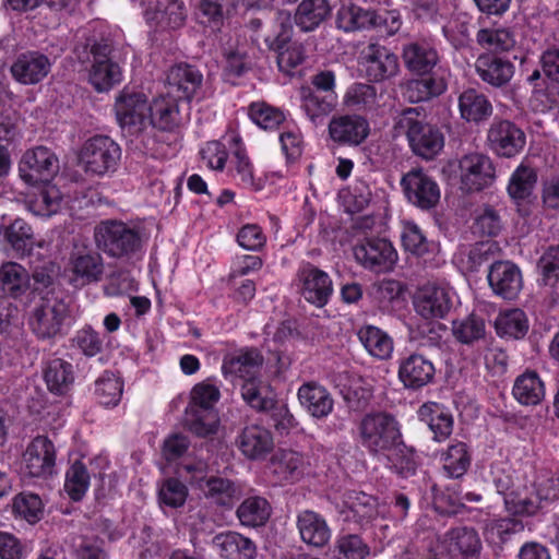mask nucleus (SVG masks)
I'll use <instances>...</instances> for the list:
<instances>
[{"label": "nucleus", "mask_w": 559, "mask_h": 559, "mask_svg": "<svg viewBox=\"0 0 559 559\" xmlns=\"http://www.w3.org/2000/svg\"><path fill=\"white\" fill-rule=\"evenodd\" d=\"M91 67L88 69V83L95 91L103 93L110 91L121 83L123 72L121 66L111 57V47L107 44H96L91 49Z\"/></svg>", "instance_id": "6e6552de"}, {"label": "nucleus", "mask_w": 559, "mask_h": 559, "mask_svg": "<svg viewBox=\"0 0 559 559\" xmlns=\"http://www.w3.org/2000/svg\"><path fill=\"white\" fill-rule=\"evenodd\" d=\"M358 430L361 445L374 456H385L401 438L396 419L381 412L367 414L361 419Z\"/></svg>", "instance_id": "39448f33"}, {"label": "nucleus", "mask_w": 559, "mask_h": 559, "mask_svg": "<svg viewBox=\"0 0 559 559\" xmlns=\"http://www.w3.org/2000/svg\"><path fill=\"white\" fill-rule=\"evenodd\" d=\"M44 380L51 393L66 394L74 382L72 364L61 358L49 360L44 368Z\"/></svg>", "instance_id": "a19ab883"}, {"label": "nucleus", "mask_w": 559, "mask_h": 559, "mask_svg": "<svg viewBox=\"0 0 559 559\" xmlns=\"http://www.w3.org/2000/svg\"><path fill=\"white\" fill-rule=\"evenodd\" d=\"M487 280L493 294L504 299H514L523 287L520 267L510 261H497L491 264Z\"/></svg>", "instance_id": "393cba45"}, {"label": "nucleus", "mask_w": 559, "mask_h": 559, "mask_svg": "<svg viewBox=\"0 0 559 559\" xmlns=\"http://www.w3.org/2000/svg\"><path fill=\"white\" fill-rule=\"evenodd\" d=\"M300 538L309 546L321 548L331 539V530L325 519L311 510H304L297 515Z\"/></svg>", "instance_id": "473e14b6"}, {"label": "nucleus", "mask_w": 559, "mask_h": 559, "mask_svg": "<svg viewBox=\"0 0 559 559\" xmlns=\"http://www.w3.org/2000/svg\"><path fill=\"white\" fill-rule=\"evenodd\" d=\"M147 128L153 127L163 131H173L185 122L180 112L179 99L164 92L148 103Z\"/></svg>", "instance_id": "a878e982"}, {"label": "nucleus", "mask_w": 559, "mask_h": 559, "mask_svg": "<svg viewBox=\"0 0 559 559\" xmlns=\"http://www.w3.org/2000/svg\"><path fill=\"white\" fill-rule=\"evenodd\" d=\"M239 0H201L197 20L211 32H217L224 25L227 7H236Z\"/></svg>", "instance_id": "603ef678"}, {"label": "nucleus", "mask_w": 559, "mask_h": 559, "mask_svg": "<svg viewBox=\"0 0 559 559\" xmlns=\"http://www.w3.org/2000/svg\"><path fill=\"white\" fill-rule=\"evenodd\" d=\"M51 62L41 53H23L11 66L13 78L25 85L37 84L50 72Z\"/></svg>", "instance_id": "7c9ffc66"}, {"label": "nucleus", "mask_w": 559, "mask_h": 559, "mask_svg": "<svg viewBox=\"0 0 559 559\" xmlns=\"http://www.w3.org/2000/svg\"><path fill=\"white\" fill-rule=\"evenodd\" d=\"M13 512L29 524H35L43 518L44 504L38 495L21 492L13 499Z\"/></svg>", "instance_id": "e2e57ef3"}, {"label": "nucleus", "mask_w": 559, "mask_h": 559, "mask_svg": "<svg viewBox=\"0 0 559 559\" xmlns=\"http://www.w3.org/2000/svg\"><path fill=\"white\" fill-rule=\"evenodd\" d=\"M497 334L503 338L521 340L530 329V321L521 309H508L501 311L495 320Z\"/></svg>", "instance_id": "a18cd8bd"}, {"label": "nucleus", "mask_w": 559, "mask_h": 559, "mask_svg": "<svg viewBox=\"0 0 559 559\" xmlns=\"http://www.w3.org/2000/svg\"><path fill=\"white\" fill-rule=\"evenodd\" d=\"M407 200L423 210L436 206L440 200L437 181L421 169H412L401 180Z\"/></svg>", "instance_id": "f3484780"}, {"label": "nucleus", "mask_w": 559, "mask_h": 559, "mask_svg": "<svg viewBox=\"0 0 559 559\" xmlns=\"http://www.w3.org/2000/svg\"><path fill=\"white\" fill-rule=\"evenodd\" d=\"M402 57L406 68L418 74L428 73L439 61L436 48L425 40L405 45Z\"/></svg>", "instance_id": "f704fd0d"}, {"label": "nucleus", "mask_w": 559, "mask_h": 559, "mask_svg": "<svg viewBox=\"0 0 559 559\" xmlns=\"http://www.w3.org/2000/svg\"><path fill=\"white\" fill-rule=\"evenodd\" d=\"M370 555V547L356 534L338 536L334 543L335 559H365Z\"/></svg>", "instance_id": "052dcab7"}, {"label": "nucleus", "mask_w": 559, "mask_h": 559, "mask_svg": "<svg viewBox=\"0 0 559 559\" xmlns=\"http://www.w3.org/2000/svg\"><path fill=\"white\" fill-rule=\"evenodd\" d=\"M236 445L250 461L264 460L274 449V439L270 429L259 424L243 427L236 438Z\"/></svg>", "instance_id": "5701e85b"}, {"label": "nucleus", "mask_w": 559, "mask_h": 559, "mask_svg": "<svg viewBox=\"0 0 559 559\" xmlns=\"http://www.w3.org/2000/svg\"><path fill=\"white\" fill-rule=\"evenodd\" d=\"M368 121L358 115L333 117L329 123L331 139L340 144L359 145L369 134Z\"/></svg>", "instance_id": "cd10ccee"}, {"label": "nucleus", "mask_w": 559, "mask_h": 559, "mask_svg": "<svg viewBox=\"0 0 559 559\" xmlns=\"http://www.w3.org/2000/svg\"><path fill=\"white\" fill-rule=\"evenodd\" d=\"M418 418L433 433L437 442L445 441L453 431V417L443 406L437 403H426L418 409Z\"/></svg>", "instance_id": "c9c22d12"}, {"label": "nucleus", "mask_w": 559, "mask_h": 559, "mask_svg": "<svg viewBox=\"0 0 559 559\" xmlns=\"http://www.w3.org/2000/svg\"><path fill=\"white\" fill-rule=\"evenodd\" d=\"M241 395L251 407L259 411H267L275 403V394L270 385L258 380L255 377L243 383Z\"/></svg>", "instance_id": "6e6d98bb"}, {"label": "nucleus", "mask_w": 559, "mask_h": 559, "mask_svg": "<svg viewBox=\"0 0 559 559\" xmlns=\"http://www.w3.org/2000/svg\"><path fill=\"white\" fill-rule=\"evenodd\" d=\"M440 462L447 477H462L471 465V454L467 444L463 441L452 442L441 452Z\"/></svg>", "instance_id": "c03bdc74"}, {"label": "nucleus", "mask_w": 559, "mask_h": 559, "mask_svg": "<svg viewBox=\"0 0 559 559\" xmlns=\"http://www.w3.org/2000/svg\"><path fill=\"white\" fill-rule=\"evenodd\" d=\"M96 242L111 257H122L139 245L138 233L122 222H104L96 230Z\"/></svg>", "instance_id": "4468645a"}, {"label": "nucleus", "mask_w": 559, "mask_h": 559, "mask_svg": "<svg viewBox=\"0 0 559 559\" xmlns=\"http://www.w3.org/2000/svg\"><path fill=\"white\" fill-rule=\"evenodd\" d=\"M357 336L367 353L373 358L386 360L392 357L394 343L392 337L374 325H364Z\"/></svg>", "instance_id": "4c0bfd02"}, {"label": "nucleus", "mask_w": 559, "mask_h": 559, "mask_svg": "<svg viewBox=\"0 0 559 559\" xmlns=\"http://www.w3.org/2000/svg\"><path fill=\"white\" fill-rule=\"evenodd\" d=\"M341 512L346 513L347 519H354L360 524L369 523L379 516H384L386 507L380 504L377 499L362 491L350 490L343 497Z\"/></svg>", "instance_id": "bb28decb"}, {"label": "nucleus", "mask_w": 559, "mask_h": 559, "mask_svg": "<svg viewBox=\"0 0 559 559\" xmlns=\"http://www.w3.org/2000/svg\"><path fill=\"white\" fill-rule=\"evenodd\" d=\"M214 544L223 559H254L257 555L254 543L236 532L217 535L214 538Z\"/></svg>", "instance_id": "e433bc0d"}, {"label": "nucleus", "mask_w": 559, "mask_h": 559, "mask_svg": "<svg viewBox=\"0 0 559 559\" xmlns=\"http://www.w3.org/2000/svg\"><path fill=\"white\" fill-rule=\"evenodd\" d=\"M120 158V146L107 135H95L87 139L79 153L82 169L87 175L96 177L115 173Z\"/></svg>", "instance_id": "423d86ee"}, {"label": "nucleus", "mask_w": 559, "mask_h": 559, "mask_svg": "<svg viewBox=\"0 0 559 559\" xmlns=\"http://www.w3.org/2000/svg\"><path fill=\"white\" fill-rule=\"evenodd\" d=\"M452 333L457 342L471 345L485 337L486 323L481 317L469 314L452 322Z\"/></svg>", "instance_id": "13d9d810"}, {"label": "nucleus", "mask_w": 559, "mask_h": 559, "mask_svg": "<svg viewBox=\"0 0 559 559\" xmlns=\"http://www.w3.org/2000/svg\"><path fill=\"white\" fill-rule=\"evenodd\" d=\"M476 39L484 49L495 52L508 51L515 45L514 35L508 28H483Z\"/></svg>", "instance_id": "680f3d73"}, {"label": "nucleus", "mask_w": 559, "mask_h": 559, "mask_svg": "<svg viewBox=\"0 0 559 559\" xmlns=\"http://www.w3.org/2000/svg\"><path fill=\"white\" fill-rule=\"evenodd\" d=\"M536 182L537 174L535 169L525 164H520L509 179L508 193L516 203L527 201L534 192Z\"/></svg>", "instance_id": "3c124183"}, {"label": "nucleus", "mask_w": 559, "mask_h": 559, "mask_svg": "<svg viewBox=\"0 0 559 559\" xmlns=\"http://www.w3.org/2000/svg\"><path fill=\"white\" fill-rule=\"evenodd\" d=\"M58 170L57 156L45 146L27 150L19 164L20 177L28 185L49 182Z\"/></svg>", "instance_id": "f8f14e48"}, {"label": "nucleus", "mask_w": 559, "mask_h": 559, "mask_svg": "<svg viewBox=\"0 0 559 559\" xmlns=\"http://www.w3.org/2000/svg\"><path fill=\"white\" fill-rule=\"evenodd\" d=\"M68 272L74 286L98 282L104 272L100 254L84 246H75L69 260Z\"/></svg>", "instance_id": "aec40b11"}, {"label": "nucleus", "mask_w": 559, "mask_h": 559, "mask_svg": "<svg viewBox=\"0 0 559 559\" xmlns=\"http://www.w3.org/2000/svg\"><path fill=\"white\" fill-rule=\"evenodd\" d=\"M181 469L190 476L192 484L197 485L203 493L219 506H229L237 495L236 487L227 479L209 477L207 464L202 461L187 462Z\"/></svg>", "instance_id": "9b49d317"}, {"label": "nucleus", "mask_w": 559, "mask_h": 559, "mask_svg": "<svg viewBox=\"0 0 559 559\" xmlns=\"http://www.w3.org/2000/svg\"><path fill=\"white\" fill-rule=\"evenodd\" d=\"M431 360L420 354H412L400 361L399 379L408 389H419L430 383L435 376Z\"/></svg>", "instance_id": "c756f323"}, {"label": "nucleus", "mask_w": 559, "mask_h": 559, "mask_svg": "<svg viewBox=\"0 0 559 559\" xmlns=\"http://www.w3.org/2000/svg\"><path fill=\"white\" fill-rule=\"evenodd\" d=\"M62 194L55 185H47L26 202L27 210L36 216L49 217L61 207Z\"/></svg>", "instance_id": "5fc2aeb1"}, {"label": "nucleus", "mask_w": 559, "mask_h": 559, "mask_svg": "<svg viewBox=\"0 0 559 559\" xmlns=\"http://www.w3.org/2000/svg\"><path fill=\"white\" fill-rule=\"evenodd\" d=\"M298 287L302 297L317 307L328 304L333 284L329 274L310 263L299 267L297 273Z\"/></svg>", "instance_id": "6ab92c4d"}, {"label": "nucleus", "mask_w": 559, "mask_h": 559, "mask_svg": "<svg viewBox=\"0 0 559 559\" xmlns=\"http://www.w3.org/2000/svg\"><path fill=\"white\" fill-rule=\"evenodd\" d=\"M186 408V423L191 432L199 437L216 433L219 427V416L215 409L221 399L219 381L207 378L194 384L190 391Z\"/></svg>", "instance_id": "f03ea898"}, {"label": "nucleus", "mask_w": 559, "mask_h": 559, "mask_svg": "<svg viewBox=\"0 0 559 559\" xmlns=\"http://www.w3.org/2000/svg\"><path fill=\"white\" fill-rule=\"evenodd\" d=\"M148 109V102L143 93L124 88L116 97V119L131 134L147 129Z\"/></svg>", "instance_id": "9d476101"}, {"label": "nucleus", "mask_w": 559, "mask_h": 559, "mask_svg": "<svg viewBox=\"0 0 559 559\" xmlns=\"http://www.w3.org/2000/svg\"><path fill=\"white\" fill-rule=\"evenodd\" d=\"M455 293L444 284L427 283L416 290L413 307L417 317L424 322L419 333L431 332L430 325L444 319L453 308Z\"/></svg>", "instance_id": "20e7f679"}, {"label": "nucleus", "mask_w": 559, "mask_h": 559, "mask_svg": "<svg viewBox=\"0 0 559 559\" xmlns=\"http://www.w3.org/2000/svg\"><path fill=\"white\" fill-rule=\"evenodd\" d=\"M188 497V488L176 478L165 479L158 488V500L162 506L180 508Z\"/></svg>", "instance_id": "774afa93"}, {"label": "nucleus", "mask_w": 559, "mask_h": 559, "mask_svg": "<svg viewBox=\"0 0 559 559\" xmlns=\"http://www.w3.org/2000/svg\"><path fill=\"white\" fill-rule=\"evenodd\" d=\"M475 67L481 80L492 86L504 85L514 73V67L510 61L490 55L478 57Z\"/></svg>", "instance_id": "58836bf2"}, {"label": "nucleus", "mask_w": 559, "mask_h": 559, "mask_svg": "<svg viewBox=\"0 0 559 559\" xmlns=\"http://www.w3.org/2000/svg\"><path fill=\"white\" fill-rule=\"evenodd\" d=\"M461 188L467 192L480 191L495 180L491 159L481 153H468L459 160Z\"/></svg>", "instance_id": "ddd939ff"}, {"label": "nucleus", "mask_w": 559, "mask_h": 559, "mask_svg": "<svg viewBox=\"0 0 559 559\" xmlns=\"http://www.w3.org/2000/svg\"><path fill=\"white\" fill-rule=\"evenodd\" d=\"M337 105L336 93L319 94L311 91L302 93L301 108L313 126H320Z\"/></svg>", "instance_id": "79ce46f5"}, {"label": "nucleus", "mask_w": 559, "mask_h": 559, "mask_svg": "<svg viewBox=\"0 0 559 559\" xmlns=\"http://www.w3.org/2000/svg\"><path fill=\"white\" fill-rule=\"evenodd\" d=\"M449 71L439 68L431 75L412 80L405 87L404 95L411 103H419L437 97L445 92Z\"/></svg>", "instance_id": "72a5a7b5"}, {"label": "nucleus", "mask_w": 559, "mask_h": 559, "mask_svg": "<svg viewBox=\"0 0 559 559\" xmlns=\"http://www.w3.org/2000/svg\"><path fill=\"white\" fill-rule=\"evenodd\" d=\"M123 392L122 381L110 371H105L95 381V396L105 407H115L119 404Z\"/></svg>", "instance_id": "4d7b16f0"}, {"label": "nucleus", "mask_w": 559, "mask_h": 559, "mask_svg": "<svg viewBox=\"0 0 559 559\" xmlns=\"http://www.w3.org/2000/svg\"><path fill=\"white\" fill-rule=\"evenodd\" d=\"M306 459L302 454L292 451L282 450L272 459V472L277 475L278 480L289 481L299 478L306 469Z\"/></svg>", "instance_id": "8fccbe9b"}, {"label": "nucleus", "mask_w": 559, "mask_h": 559, "mask_svg": "<svg viewBox=\"0 0 559 559\" xmlns=\"http://www.w3.org/2000/svg\"><path fill=\"white\" fill-rule=\"evenodd\" d=\"M56 448L47 437H36L26 447L21 462L23 477L47 479L55 473Z\"/></svg>", "instance_id": "1a4fd4ad"}, {"label": "nucleus", "mask_w": 559, "mask_h": 559, "mask_svg": "<svg viewBox=\"0 0 559 559\" xmlns=\"http://www.w3.org/2000/svg\"><path fill=\"white\" fill-rule=\"evenodd\" d=\"M394 132L405 135L412 151L425 158L432 159L444 146L441 130L427 122L418 108H407L394 118Z\"/></svg>", "instance_id": "7ed1b4c3"}, {"label": "nucleus", "mask_w": 559, "mask_h": 559, "mask_svg": "<svg viewBox=\"0 0 559 559\" xmlns=\"http://www.w3.org/2000/svg\"><path fill=\"white\" fill-rule=\"evenodd\" d=\"M262 354L253 347H241L227 352L223 357L222 373L227 380L253 379L263 365Z\"/></svg>", "instance_id": "412c9836"}, {"label": "nucleus", "mask_w": 559, "mask_h": 559, "mask_svg": "<svg viewBox=\"0 0 559 559\" xmlns=\"http://www.w3.org/2000/svg\"><path fill=\"white\" fill-rule=\"evenodd\" d=\"M538 269L543 285L552 288L559 283V246H550L542 253Z\"/></svg>", "instance_id": "338daca9"}, {"label": "nucleus", "mask_w": 559, "mask_h": 559, "mask_svg": "<svg viewBox=\"0 0 559 559\" xmlns=\"http://www.w3.org/2000/svg\"><path fill=\"white\" fill-rule=\"evenodd\" d=\"M534 469L531 465H521L518 469L508 461H497L490 466L489 477L503 496L506 510L514 515L533 516L540 509V498L537 497L534 480L531 477Z\"/></svg>", "instance_id": "f257e3e1"}, {"label": "nucleus", "mask_w": 559, "mask_h": 559, "mask_svg": "<svg viewBox=\"0 0 559 559\" xmlns=\"http://www.w3.org/2000/svg\"><path fill=\"white\" fill-rule=\"evenodd\" d=\"M202 84V74L188 64H177L167 74L166 92L177 99H192Z\"/></svg>", "instance_id": "c85d7f7f"}, {"label": "nucleus", "mask_w": 559, "mask_h": 559, "mask_svg": "<svg viewBox=\"0 0 559 559\" xmlns=\"http://www.w3.org/2000/svg\"><path fill=\"white\" fill-rule=\"evenodd\" d=\"M459 109L464 120L475 123L487 120L492 114V105L488 98L473 88L460 95Z\"/></svg>", "instance_id": "37998d69"}, {"label": "nucleus", "mask_w": 559, "mask_h": 559, "mask_svg": "<svg viewBox=\"0 0 559 559\" xmlns=\"http://www.w3.org/2000/svg\"><path fill=\"white\" fill-rule=\"evenodd\" d=\"M144 16L155 29L169 31L183 26L187 8L182 0H145Z\"/></svg>", "instance_id": "a211bd4d"}, {"label": "nucleus", "mask_w": 559, "mask_h": 559, "mask_svg": "<svg viewBox=\"0 0 559 559\" xmlns=\"http://www.w3.org/2000/svg\"><path fill=\"white\" fill-rule=\"evenodd\" d=\"M31 287L29 274L15 262H7L0 267V288L14 298L24 295Z\"/></svg>", "instance_id": "de8ad7c7"}, {"label": "nucleus", "mask_w": 559, "mask_h": 559, "mask_svg": "<svg viewBox=\"0 0 559 559\" xmlns=\"http://www.w3.org/2000/svg\"><path fill=\"white\" fill-rule=\"evenodd\" d=\"M357 263L377 273L392 270L397 261V253L392 243L385 239H365L353 248Z\"/></svg>", "instance_id": "dca6fc26"}, {"label": "nucleus", "mask_w": 559, "mask_h": 559, "mask_svg": "<svg viewBox=\"0 0 559 559\" xmlns=\"http://www.w3.org/2000/svg\"><path fill=\"white\" fill-rule=\"evenodd\" d=\"M376 11L353 3H344L336 12V26L344 32L368 29L374 26Z\"/></svg>", "instance_id": "ea45409f"}, {"label": "nucleus", "mask_w": 559, "mask_h": 559, "mask_svg": "<svg viewBox=\"0 0 559 559\" xmlns=\"http://www.w3.org/2000/svg\"><path fill=\"white\" fill-rule=\"evenodd\" d=\"M90 486V474L81 461H75L66 473L64 490L74 500H81Z\"/></svg>", "instance_id": "69168bd1"}, {"label": "nucleus", "mask_w": 559, "mask_h": 559, "mask_svg": "<svg viewBox=\"0 0 559 559\" xmlns=\"http://www.w3.org/2000/svg\"><path fill=\"white\" fill-rule=\"evenodd\" d=\"M230 170L234 179L242 187L254 191L263 189V180L254 177L253 166L248 156L241 150L235 152Z\"/></svg>", "instance_id": "bf43d9fd"}, {"label": "nucleus", "mask_w": 559, "mask_h": 559, "mask_svg": "<svg viewBox=\"0 0 559 559\" xmlns=\"http://www.w3.org/2000/svg\"><path fill=\"white\" fill-rule=\"evenodd\" d=\"M487 141L490 150L502 157H513L525 146V134L514 123L508 120H499L491 123Z\"/></svg>", "instance_id": "4be33fe9"}, {"label": "nucleus", "mask_w": 559, "mask_h": 559, "mask_svg": "<svg viewBox=\"0 0 559 559\" xmlns=\"http://www.w3.org/2000/svg\"><path fill=\"white\" fill-rule=\"evenodd\" d=\"M300 405L313 418H326L333 411L334 400L331 393L317 382L304 383L297 392Z\"/></svg>", "instance_id": "2f4dec72"}, {"label": "nucleus", "mask_w": 559, "mask_h": 559, "mask_svg": "<svg viewBox=\"0 0 559 559\" xmlns=\"http://www.w3.org/2000/svg\"><path fill=\"white\" fill-rule=\"evenodd\" d=\"M3 238L13 250L25 253L33 246L32 227L22 218H16L2 230Z\"/></svg>", "instance_id": "0e129e2a"}, {"label": "nucleus", "mask_w": 559, "mask_h": 559, "mask_svg": "<svg viewBox=\"0 0 559 559\" xmlns=\"http://www.w3.org/2000/svg\"><path fill=\"white\" fill-rule=\"evenodd\" d=\"M442 547L451 559H478L483 543L475 528L457 526L443 535Z\"/></svg>", "instance_id": "b1692460"}, {"label": "nucleus", "mask_w": 559, "mask_h": 559, "mask_svg": "<svg viewBox=\"0 0 559 559\" xmlns=\"http://www.w3.org/2000/svg\"><path fill=\"white\" fill-rule=\"evenodd\" d=\"M512 393L522 405H537L545 396L544 382L537 372L525 371L515 379Z\"/></svg>", "instance_id": "49530a36"}, {"label": "nucleus", "mask_w": 559, "mask_h": 559, "mask_svg": "<svg viewBox=\"0 0 559 559\" xmlns=\"http://www.w3.org/2000/svg\"><path fill=\"white\" fill-rule=\"evenodd\" d=\"M359 63L370 81L381 82L400 71L399 57L388 47L370 43L360 52Z\"/></svg>", "instance_id": "2eb2a0df"}, {"label": "nucleus", "mask_w": 559, "mask_h": 559, "mask_svg": "<svg viewBox=\"0 0 559 559\" xmlns=\"http://www.w3.org/2000/svg\"><path fill=\"white\" fill-rule=\"evenodd\" d=\"M67 305L57 298L43 299L29 314L28 325L39 340H52L62 333Z\"/></svg>", "instance_id": "0eeeda50"}, {"label": "nucleus", "mask_w": 559, "mask_h": 559, "mask_svg": "<svg viewBox=\"0 0 559 559\" xmlns=\"http://www.w3.org/2000/svg\"><path fill=\"white\" fill-rule=\"evenodd\" d=\"M269 501L260 496L245 499L237 509V516L245 526L257 527L264 525L271 515Z\"/></svg>", "instance_id": "864d4df0"}, {"label": "nucleus", "mask_w": 559, "mask_h": 559, "mask_svg": "<svg viewBox=\"0 0 559 559\" xmlns=\"http://www.w3.org/2000/svg\"><path fill=\"white\" fill-rule=\"evenodd\" d=\"M330 12L328 0H302L296 10L295 23L301 31L311 32L325 21Z\"/></svg>", "instance_id": "09e8293b"}]
</instances>
